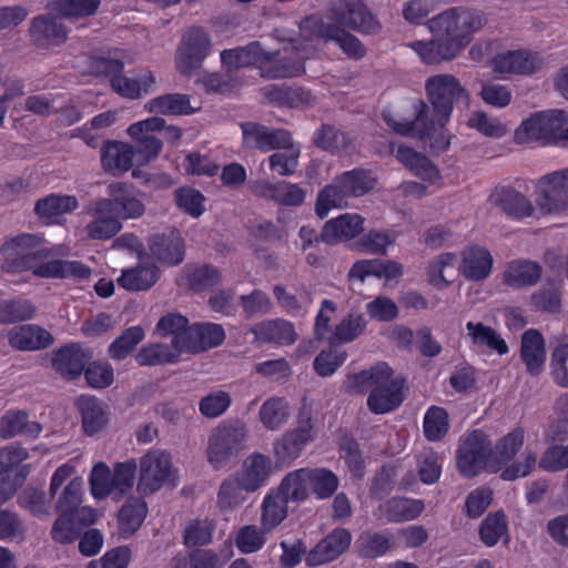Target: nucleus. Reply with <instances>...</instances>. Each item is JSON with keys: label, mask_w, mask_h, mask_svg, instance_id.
I'll return each instance as SVG.
<instances>
[{"label": "nucleus", "mask_w": 568, "mask_h": 568, "mask_svg": "<svg viewBox=\"0 0 568 568\" xmlns=\"http://www.w3.org/2000/svg\"><path fill=\"white\" fill-rule=\"evenodd\" d=\"M486 23L487 14L483 10L460 6L449 8L429 19L427 28L434 37L447 38L463 50Z\"/></svg>", "instance_id": "1"}, {"label": "nucleus", "mask_w": 568, "mask_h": 568, "mask_svg": "<svg viewBox=\"0 0 568 568\" xmlns=\"http://www.w3.org/2000/svg\"><path fill=\"white\" fill-rule=\"evenodd\" d=\"M3 256L2 270L7 273H22L31 271L37 277L48 262L51 252L44 246V239L36 234H20L10 239L0 246Z\"/></svg>", "instance_id": "2"}, {"label": "nucleus", "mask_w": 568, "mask_h": 568, "mask_svg": "<svg viewBox=\"0 0 568 568\" xmlns=\"http://www.w3.org/2000/svg\"><path fill=\"white\" fill-rule=\"evenodd\" d=\"M457 467L465 477H475L483 470L498 471V463L494 460L491 440L483 430L468 433L457 449Z\"/></svg>", "instance_id": "3"}, {"label": "nucleus", "mask_w": 568, "mask_h": 568, "mask_svg": "<svg viewBox=\"0 0 568 568\" xmlns=\"http://www.w3.org/2000/svg\"><path fill=\"white\" fill-rule=\"evenodd\" d=\"M248 430L240 420L223 422L209 436L206 456L214 469L222 468L234 455L245 448Z\"/></svg>", "instance_id": "4"}, {"label": "nucleus", "mask_w": 568, "mask_h": 568, "mask_svg": "<svg viewBox=\"0 0 568 568\" xmlns=\"http://www.w3.org/2000/svg\"><path fill=\"white\" fill-rule=\"evenodd\" d=\"M425 91L434 108L437 124L440 126H444L450 118L456 102L468 100L467 90L455 75L449 73H438L427 78Z\"/></svg>", "instance_id": "5"}, {"label": "nucleus", "mask_w": 568, "mask_h": 568, "mask_svg": "<svg viewBox=\"0 0 568 568\" xmlns=\"http://www.w3.org/2000/svg\"><path fill=\"white\" fill-rule=\"evenodd\" d=\"M568 123V114L562 110L538 112L525 120L515 131V141L526 144L531 141H542L556 144L559 131Z\"/></svg>", "instance_id": "6"}, {"label": "nucleus", "mask_w": 568, "mask_h": 568, "mask_svg": "<svg viewBox=\"0 0 568 568\" xmlns=\"http://www.w3.org/2000/svg\"><path fill=\"white\" fill-rule=\"evenodd\" d=\"M139 470L136 490L143 496L154 494L173 478L171 456L163 450H151L142 456Z\"/></svg>", "instance_id": "7"}, {"label": "nucleus", "mask_w": 568, "mask_h": 568, "mask_svg": "<svg viewBox=\"0 0 568 568\" xmlns=\"http://www.w3.org/2000/svg\"><path fill=\"white\" fill-rule=\"evenodd\" d=\"M301 30L303 36L310 40L335 41L342 51L352 59H362L366 54L362 42L337 24L324 22L317 18H307L302 22Z\"/></svg>", "instance_id": "8"}, {"label": "nucleus", "mask_w": 568, "mask_h": 568, "mask_svg": "<svg viewBox=\"0 0 568 568\" xmlns=\"http://www.w3.org/2000/svg\"><path fill=\"white\" fill-rule=\"evenodd\" d=\"M109 197L100 199V211H110L121 220H136L145 214L146 206L133 186L124 182H112L108 185Z\"/></svg>", "instance_id": "9"}, {"label": "nucleus", "mask_w": 568, "mask_h": 568, "mask_svg": "<svg viewBox=\"0 0 568 568\" xmlns=\"http://www.w3.org/2000/svg\"><path fill=\"white\" fill-rule=\"evenodd\" d=\"M212 41L202 28H190L176 51V68L183 75H191L200 69L210 54Z\"/></svg>", "instance_id": "10"}, {"label": "nucleus", "mask_w": 568, "mask_h": 568, "mask_svg": "<svg viewBox=\"0 0 568 568\" xmlns=\"http://www.w3.org/2000/svg\"><path fill=\"white\" fill-rule=\"evenodd\" d=\"M328 11L334 24L341 28L365 33H375L379 29L378 21L363 0H333Z\"/></svg>", "instance_id": "11"}, {"label": "nucleus", "mask_w": 568, "mask_h": 568, "mask_svg": "<svg viewBox=\"0 0 568 568\" xmlns=\"http://www.w3.org/2000/svg\"><path fill=\"white\" fill-rule=\"evenodd\" d=\"M537 206L547 214L568 209V168L541 176L537 183Z\"/></svg>", "instance_id": "12"}, {"label": "nucleus", "mask_w": 568, "mask_h": 568, "mask_svg": "<svg viewBox=\"0 0 568 568\" xmlns=\"http://www.w3.org/2000/svg\"><path fill=\"white\" fill-rule=\"evenodd\" d=\"M164 119L152 116L135 122L128 128L129 135L134 140L135 165H145L158 158L162 150V139L154 133L163 128Z\"/></svg>", "instance_id": "13"}, {"label": "nucleus", "mask_w": 568, "mask_h": 568, "mask_svg": "<svg viewBox=\"0 0 568 568\" xmlns=\"http://www.w3.org/2000/svg\"><path fill=\"white\" fill-rule=\"evenodd\" d=\"M243 148L268 152L291 144V132L255 122L241 123Z\"/></svg>", "instance_id": "14"}, {"label": "nucleus", "mask_w": 568, "mask_h": 568, "mask_svg": "<svg viewBox=\"0 0 568 568\" xmlns=\"http://www.w3.org/2000/svg\"><path fill=\"white\" fill-rule=\"evenodd\" d=\"M68 33V29L61 19L54 16L40 14L30 22L29 36L31 43L40 50L61 45L67 41Z\"/></svg>", "instance_id": "15"}, {"label": "nucleus", "mask_w": 568, "mask_h": 568, "mask_svg": "<svg viewBox=\"0 0 568 568\" xmlns=\"http://www.w3.org/2000/svg\"><path fill=\"white\" fill-rule=\"evenodd\" d=\"M351 540L352 535L347 529H334L306 555V565L316 567L335 560L347 550Z\"/></svg>", "instance_id": "16"}, {"label": "nucleus", "mask_w": 568, "mask_h": 568, "mask_svg": "<svg viewBox=\"0 0 568 568\" xmlns=\"http://www.w3.org/2000/svg\"><path fill=\"white\" fill-rule=\"evenodd\" d=\"M389 146L390 152L412 174L429 184L440 181L442 176L438 166L424 153L404 145L394 150L393 143Z\"/></svg>", "instance_id": "17"}, {"label": "nucleus", "mask_w": 568, "mask_h": 568, "mask_svg": "<svg viewBox=\"0 0 568 568\" xmlns=\"http://www.w3.org/2000/svg\"><path fill=\"white\" fill-rule=\"evenodd\" d=\"M493 263V256L486 247L470 244L460 252L458 271L465 278L479 282L489 276Z\"/></svg>", "instance_id": "18"}, {"label": "nucleus", "mask_w": 568, "mask_h": 568, "mask_svg": "<svg viewBox=\"0 0 568 568\" xmlns=\"http://www.w3.org/2000/svg\"><path fill=\"white\" fill-rule=\"evenodd\" d=\"M542 59L526 50L507 51L497 54L493 60L496 73L531 74L542 67Z\"/></svg>", "instance_id": "19"}, {"label": "nucleus", "mask_w": 568, "mask_h": 568, "mask_svg": "<svg viewBox=\"0 0 568 568\" xmlns=\"http://www.w3.org/2000/svg\"><path fill=\"white\" fill-rule=\"evenodd\" d=\"M426 64L438 65L454 60L462 50L447 38L434 37L427 41H413L406 44Z\"/></svg>", "instance_id": "20"}, {"label": "nucleus", "mask_w": 568, "mask_h": 568, "mask_svg": "<svg viewBox=\"0 0 568 568\" xmlns=\"http://www.w3.org/2000/svg\"><path fill=\"white\" fill-rule=\"evenodd\" d=\"M364 221L358 214H342L324 224L321 239L331 245L353 240L364 231Z\"/></svg>", "instance_id": "21"}, {"label": "nucleus", "mask_w": 568, "mask_h": 568, "mask_svg": "<svg viewBox=\"0 0 568 568\" xmlns=\"http://www.w3.org/2000/svg\"><path fill=\"white\" fill-rule=\"evenodd\" d=\"M415 111L414 121H397L389 112H384L383 119L398 134L424 139L433 132L437 121L428 120V105L422 100L415 103Z\"/></svg>", "instance_id": "22"}, {"label": "nucleus", "mask_w": 568, "mask_h": 568, "mask_svg": "<svg viewBox=\"0 0 568 568\" xmlns=\"http://www.w3.org/2000/svg\"><path fill=\"white\" fill-rule=\"evenodd\" d=\"M402 389L403 382L392 376L387 382L377 383L367 398L368 408L374 414L394 410L404 399Z\"/></svg>", "instance_id": "23"}, {"label": "nucleus", "mask_w": 568, "mask_h": 568, "mask_svg": "<svg viewBox=\"0 0 568 568\" xmlns=\"http://www.w3.org/2000/svg\"><path fill=\"white\" fill-rule=\"evenodd\" d=\"M250 332L260 343H273L276 345H292L297 339V333L293 323L283 320H266L251 327Z\"/></svg>", "instance_id": "24"}, {"label": "nucleus", "mask_w": 568, "mask_h": 568, "mask_svg": "<svg viewBox=\"0 0 568 568\" xmlns=\"http://www.w3.org/2000/svg\"><path fill=\"white\" fill-rule=\"evenodd\" d=\"M186 342L181 341L185 353H201L207 348L219 346L225 338L224 329L220 324H195L189 328Z\"/></svg>", "instance_id": "25"}, {"label": "nucleus", "mask_w": 568, "mask_h": 568, "mask_svg": "<svg viewBox=\"0 0 568 568\" xmlns=\"http://www.w3.org/2000/svg\"><path fill=\"white\" fill-rule=\"evenodd\" d=\"M135 158L134 148L119 141H108L101 150L102 168L114 176L128 172Z\"/></svg>", "instance_id": "26"}, {"label": "nucleus", "mask_w": 568, "mask_h": 568, "mask_svg": "<svg viewBox=\"0 0 568 568\" xmlns=\"http://www.w3.org/2000/svg\"><path fill=\"white\" fill-rule=\"evenodd\" d=\"M9 344L20 351H38L49 347L53 336L38 325H21L8 332Z\"/></svg>", "instance_id": "27"}, {"label": "nucleus", "mask_w": 568, "mask_h": 568, "mask_svg": "<svg viewBox=\"0 0 568 568\" xmlns=\"http://www.w3.org/2000/svg\"><path fill=\"white\" fill-rule=\"evenodd\" d=\"M78 199L67 194H50L34 204L36 214L48 224H59L64 214L75 211Z\"/></svg>", "instance_id": "28"}, {"label": "nucleus", "mask_w": 568, "mask_h": 568, "mask_svg": "<svg viewBox=\"0 0 568 568\" xmlns=\"http://www.w3.org/2000/svg\"><path fill=\"white\" fill-rule=\"evenodd\" d=\"M520 358L530 375L537 376L544 371L546 345L537 329H528L521 335Z\"/></svg>", "instance_id": "29"}, {"label": "nucleus", "mask_w": 568, "mask_h": 568, "mask_svg": "<svg viewBox=\"0 0 568 568\" xmlns=\"http://www.w3.org/2000/svg\"><path fill=\"white\" fill-rule=\"evenodd\" d=\"M89 359V356L77 344L68 345L55 351L52 356L53 368L67 379L79 377Z\"/></svg>", "instance_id": "30"}, {"label": "nucleus", "mask_w": 568, "mask_h": 568, "mask_svg": "<svg viewBox=\"0 0 568 568\" xmlns=\"http://www.w3.org/2000/svg\"><path fill=\"white\" fill-rule=\"evenodd\" d=\"M100 207L98 199L89 211L93 220L85 225L84 232L91 240L106 241L121 231L122 223L110 211H100Z\"/></svg>", "instance_id": "31"}, {"label": "nucleus", "mask_w": 568, "mask_h": 568, "mask_svg": "<svg viewBox=\"0 0 568 568\" xmlns=\"http://www.w3.org/2000/svg\"><path fill=\"white\" fill-rule=\"evenodd\" d=\"M149 247L153 256L169 265H178L184 258V242L175 232L153 235Z\"/></svg>", "instance_id": "32"}, {"label": "nucleus", "mask_w": 568, "mask_h": 568, "mask_svg": "<svg viewBox=\"0 0 568 568\" xmlns=\"http://www.w3.org/2000/svg\"><path fill=\"white\" fill-rule=\"evenodd\" d=\"M490 202L504 213L515 219L528 217L534 212L531 202L514 189H497L490 195Z\"/></svg>", "instance_id": "33"}, {"label": "nucleus", "mask_w": 568, "mask_h": 568, "mask_svg": "<svg viewBox=\"0 0 568 568\" xmlns=\"http://www.w3.org/2000/svg\"><path fill=\"white\" fill-rule=\"evenodd\" d=\"M155 83L156 80L153 73L151 71H145L138 78H128L120 73L111 79L110 85L120 97L129 100H136L153 91Z\"/></svg>", "instance_id": "34"}, {"label": "nucleus", "mask_w": 568, "mask_h": 568, "mask_svg": "<svg viewBox=\"0 0 568 568\" xmlns=\"http://www.w3.org/2000/svg\"><path fill=\"white\" fill-rule=\"evenodd\" d=\"M145 110L154 114L189 115L199 110L191 104V98L183 93H168L149 100Z\"/></svg>", "instance_id": "35"}, {"label": "nucleus", "mask_w": 568, "mask_h": 568, "mask_svg": "<svg viewBox=\"0 0 568 568\" xmlns=\"http://www.w3.org/2000/svg\"><path fill=\"white\" fill-rule=\"evenodd\" d=\"M264 98L277 106L303 108L312 103L310 91L298 87L272 84L263 89Z\"/></svg>", "instance_id": "36"}, {"label": "nucleus", "mask_w": 568, "mask_h": 568, "mask_svg": "<svg viewBox=\"0 0 568 568\" xmlns=\"http://www.w3.org/2000/svg\"><path fill=\"white\" fill-rule=\"evenodd\" d=\"M159 277L160 272L154 264L140 263L135 267L123 270L118 283L126 291H146L156 283Z\"/></svg>", "instance_id": "37"}, {"label": "nucleus", "mask_w": 568, "mask_h": 568, "mask_svg": "<svg viewBox=\"0 0 568 568\" xmlns=\"http://www.w3.org/2000/svg\"><path fill=\"white\" fill-rule=\"evenodd\" d=\"M424 508L425 505L419 499L394 497L381 504L378 511L388 521L399 523L416 518Z\"/></svg>", "instance_id": "38"}, {"label": "nucleus", "mask_w": 568, "mask_h": 568, "mask_svg": "<svg viewBox=\"0 0 568 568\" xmlns=\"http://www.w3.org/2000/svg\"><path fill=\"white\" fill-rule=\"evenodd\" d=\"M266 57L260 42H251L245 47H240L221 52V60L227 71H235L252 64L261 65L263 58Z\"/></svg>", "instance_id": "39"}, {"label": "nucleus", "mask_w": 568, "mask_h": 568, "mask_svg": "<svg viewBox=\"0 0 568 568\" xmlns=\"http://www.w3.org/2000/svg\"><path fill=\"white\" fill-rule=\"evenodd\" d=\"M270 473V460L262 454H252L242 466L236 477L242 481L245 491H256Z\"/></svg>", "instance_id": "40"}, {"label": "nucleus", "mask_w": 568, "mask_h": 568, "mask_svg": "<svg viewBox=\"0 0 568 568\" xmlns=\"http://www.w3.org/2000/svg\"><path fill=\"white\" fill-rule=\"evenodd\" d=\"M541 276V266L531 261L517 260L510 262L503 275L505 284L511 287L535 285Z\"/></svg>", "instance_id": "41"}, {"label": "nucleus", "mask_w": 568, "mask_h": 568, "mask_svg": "<svg viewBox=\"0 0 568 568\" xmlns=\"http://www.w3.org/2000/svg\"><path fill=\"white\" fill-rule=\"evenodd\" d=\"M466 328L474 346L487 348L498 355L508 353L509 348L506 341L493 327L484 323L468 322Z\"/></svg>", "instance_id": "42"}, {"label": "nucleus", "mask_w": 568, "mask_h": 568, "mask_svg": "<svg viewBox=\"0 0 568 568\" xmlns=\"http://www.w3.org/2000/svg\"><path fill=\"white\" fill-rule=\"evenodd\" d=\"M41 430V425L37 422H29L27 413L22 410L7 412L0 418V437L3 439L12 438L20 434L36 437Z\"/></svg>", "instance_id": "43"}, {"label": "nucleus", "mask_w": 568, "mask_h": 568, "mask_svg": "<svg viewBox=\"0 0 568 568\" xmlns=\"http://www.w3.org/2000/svg\"><path fill=\"white\" fill-rule=\"evenodd\" d=\"M305 72L304 59H293L283 57L273 60L271 54L266 52V57L260 65V73L267 79H283L301 75Z\"/></svg>", "instance_id": "44"}, {"label": "nucleus", "mask_w": 568, "mask_h": 568, "mask_svg": "<svg viewBox=\"0 0 568 568\" xmlns=\"http://www.w3.org/2000/svg\"><path fill=\"white\" fill-rule=\"evenodd\" d=\"M182 353L172 344L154 343L143 346L135 355V361L141 366L173 364L179 362Z\"/></svg>", "instance_id": "45"}, {"label": "nucleus", "mask_w": 568, "mask_h": 568, "mask_svg": "<svg viewBox=\"0 0 568 568\" xmlns=\"http://www.w3.org/2000/svg\"><path fill=\"white\" fill-rule=\"evenodd\" d=\"M457 256L455 253L446 252L429 261L426 274L429 284L436 288H444L452 283L450 277L455 275Z\"/></svg>", "instance_id": "46"}, {"label": "nucleus", "mask_w": 568, "mask_h": 568, "mask_svg": "<svg viewBox=\"0 0 568 568\" xmlns=\"http://www.w3.org/2000/svg\"><path fill=\"white\" fill-rule=\"evenodd\" d=\"M313 142L320 149L331 153L354 150V140L348 133L327 124L322 125L315 133Z\"/></svg>", "instance_id": "47"}, {"label": "nucleus", "mask_w": 568, "mask_h": 568, "mask_svg": "<svg viewBox=\"0 0 568 568\" xmlns=\"http://www.w3.org/2000/svg\"><path fill=\"white\" fill-rule=\"evenodd\" d=\"M393 371L386 363H379L368 371H362L351 376L346 383V389L351 394H363L377 383L387 382Z\"/></svg>", "instance_id": "48"}, {"label": "nucleus", "mask_w": 568, "mask_h": 568, "mask_svg": "<svg viewBox=\"0 0 568 568\" xmlns=\"http://www.w3.org/2000/svg\"><path fill=\"white\" fill-rule=\"evenodd\" d=\"M146 513V503L141 499H133L124 504L118 515L119 532L123 537L133 535L141 527Z\"/></svg>", "instance_id": "49"}, {"label": "nucleus", "mask_w": 568, "mask_h": 568, "mask_svg": "<svg viewBox=\"0 0 568 568\" xmlns=\"http://www.w3.org/2000/svg\"><path fill=\"white\" fill-rule=\"evenodd\" d=\"M189 320L179 313H169L162 316L156 326L155 333L161 337L173 336L171 344L179 351L185 349L180 346L181 341L186 342V335L189 334Z\"/></svg>", "instance_id": "50"}, {"label": "nucleus", "mask_w": 568, "mask_h": 568, "mask_svg": "<svg viewBox=\"0 0 568 568\" xmlns=\"http://www.w3.org/2000/svg\"><path fill=\"white\" fill-rule=\"evenodd\" d=\"M77 407L82 416L83 429L87 434L93 435L105 425V414L97 398L81 396L77 400Z\"/></svg>", "instance_id": "51"}, {"label": "nucleus", "mask_w": 568, "mask_h": 568, "mask_svg": "<svg viewBox=\"0 0 568 568\" xmlns=\"http://www.w3.org/2000/svg\"><path fill=\"white\" fill-rule=\"evenodd\" d=\"M287 516V501L277 491L268 494L262 504L261 526L271 531Z\"/></svg>", "instance_id": "52"}, {"label": "nucleus", "mask_w": 568, "mask_h": 568, "mask_svg": "<svg viewBox=\"0 0 568 568\" xmlns=\"http://www.w3.org/2000/svg\"><path fill=\"white\" fill-rule=\"evenodd\" d=\"M307 475L308 469L305 468L287 474L276 491L285 497L287 503H301L305 500L308 496L310 486Z\"/></svg>", "instance_id": "53"}, {"label": "nucleus", "mask_w": 568, "mask_h": 568, "mask_svg": "<svg viewBox=\"0 0 568 568\" xmlns=\"http://www.w3.org/2000/svg\"><path fill=\"white\" fill-rule=\"evenodd\" d=\"M258 416L264 427L271 430L278 429L290 417L288 404L282 397H271L261 406Z\"/></svg>", "instance_id": "54"}, {"label": "nucleus", "mask_w": 568, "mask_h": 568, "mask_svg": "<svg viewBox=\"0 0 568 568\" xmlns=\"http://www.w3.org/2000/svg\"><path fill=\"white\" fill-rule=\"evenodd\" d=\"M525 432L523 428L517 427L510 433L503 436L494 449V460L498 463V471L501 467L513 460L519 449L524 445Z\"/></svg>", "instance_id": "55"}, {"label": "nucleus", "mask_w": 568, "mask_h": 568, "mask_svg": "<svg viewBox=\"0 0 568 568\" xmlns=\"http://www.w3.org/2000/svg\"><path fill=\"white\" fill-rule=\"evenodd\" d=\"M222 280L221 272L210 265L187 266L185 281L187 286L195 292L204 291L217 285Z\"/></svg>", "instance_id": "56"}, {"label": "nucleus", "mask_w": 568, "mask_h": 568, "mask_svg": "<svg viewBox=\"0 0 568 568\" xmlns=\"http://www.w3.org/2000/svg\"><path fill=\"white\" fill-rule=\"evenodd\" d=\"M40 274L43 278H88L91 275V270L87 265L78 261H49L48 265L41 270Z\"/></svg>", "instance_id": "57"}, {"label": "nucleus", "mask_w": 568, "mask_h": 568, "mask_svg": "<svg viewBox=\"0 0 568 568\" xmlns=\"http://www.w3.org/2000/svg\"><path fill=\"white\" fill-rule=\"evenodd\" d=\"M348 196L343 187L335 179L331 184L326 185L317 195L315 212L324 219L332 209L343 207L346 205Z\"/></svg>", "instance_id": "58"}, {"label": "nucleus", "mask_w": 568, "mask_h": 568, "mask_svg": "<svg viewBox=\"0 0 568 568\" xmlns=\"http://www.w3.org/2000/svg\"><path fill=\"white\" fill-rule=\"evenodd\" d=\"M282 152H275L268 158L270 168L277 172L281 176H288L295 173L298 166V158L301 154L300 146L295 145L291 136V144L280 146Z\"/></svg>", "instance_id": "59"}, {"label": "nucleus", "mask_w": 568, "mask_h": 568, "mask_svg": "<svg viewBox=\"0 0 568 568\" xmlns=\"http://www.w3.org/2000/svg\"><path fill=\"white\" fill-rule=\"evenodd\" d=\"M242 481L236 477H230L222 481L217 493V504L222 510L239 507L246 500V494Z\"/></svg>", "instance_id": "60"}, {"label": "nucleus", "mask_w": 568, "mask_h": 568, "mask_svg": "<svg viewBox=\"0 0 568 568\" xmlns=\"http://www.w3.org/2000/svg\"><path fill=\"white\" fill-rule=\"evenodd\" d=\"M346 195L362 196L374 187V180L364 170H352L336 178Z\"/></svg>", "instance_id": "61"}, {"label": "nucleus", "mask_w": 568, "mask_h": 568, "mask_svg": "<svg viewBox=\"0 0 568 568\" xmlns=\"http://www.w3.org/2000/svg\"><path fill=\"white\" fill-rule=\"evenodd\" d=\"M143 338L144 329L141 326L129 327L109 346V355L118 361L123 359Z\"/></svg>", "instance_id": "62"}, {"label": "nucleus", "mask_w": 568, "mask_h": 568, "mask_svg": "<svg viewBox=\"0 0 568 568\" xmlns=\"http://www.w3.org/2000/svg\"><path fill=\"white\" fill-rule=\"evenodd\" d=\"M366 325L363 314L349 313L336 325L331 343H349L363 334Z\"/></svg>", "instance_id": "63"}, {"label": "nucleus", "mask_w": 568, "mask_h": 568, "mask_svg": "<svg viewBox=\"0 0 568 568\" xmlns=\"http://www.w3.org/2000/svg\"><path fill=\"white\" fill-rule=\"evenodd\" d=\"M449 420L447 412L438 406H432L424 417V434L430 442L440 440L448 432Z\"/></svg>", "instance_id": "64"}]
</instances>
